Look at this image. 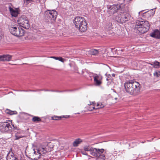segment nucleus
I'll return each instance as SVG.
<instances>
[{
    "label": "nucleus",
    "mask_w": 160,
    "mask_h": 160,
    "mask_svg": "<svg viewBox=\"0 0 160 160\" xmlns=\"http://www.w3.org/2000/svg\"><path fill=\"white\" fill-rule=\"evenodd\" d=\"M139 83L133 80L127 81L124 84V87L127 92L130 95H136L140 91Z\"/></svg>",
    "instance_id": "1"
},
{
    "label": "nucleus",
    "mask_w": 160,
    "mask_h": 160,
    "mask_svg": "<svg viewBox=\"0 0 160 160\" xmlns=\"http://www.w3.org/2000/svg\"><path fill=\"white\" fill-rule=\"evenodd\" d=\"M149 24L147 21L142 20V19L136 21L135 28L140 34H143L147 32L149 28Z\"/></svg>",
    "instance_id": "2"
},
{
    "label": "nucleus",
    "mask_w": 160,
    "mask_h": 160,
    "mask_svg": "<svg viewBox=\"0 0 160 160\" xmlns=\"http://www.w3.org/2000/svg\"><path fill=\"white\" fill-rule=\"evenodd\" d=\"M11 121L8 120L0 122V131L3 132H9L14 128Z\"/></svg>",
    "instance_id": "3"
},
{
    "label": "nucleus",
    "mask_w": 160,
    "mask_h": 160,
    "mask_svg": "<svg viewBox=\"0 0 160 160\" xmlns=\"http://www.w3.org/2000/svg\"><path fill=\"white\" fill-rule=\"evenodd\" d=\"M9 31L13 35L17 37L24 36L25 31L17 25H12L9 27Z\"/></svg>",
    "instance_id": "4"
},
{
    "label": "nucleus",
    "mask_w": 160,
    "mask_h": 160,
    "mask_svg": "<svg viewBox=\"0 0 160 160\" xmlns=\"http://www.w3.org/2000/svg\"><path fill=\"white\" fill-rule=\"evenodd\" d=\"M57 14V12L55 10H48L45 12L44 18L47 22H49L51 20L54 21L56 18Z\"/></svg>",
    "instance_id": "5"
},
{
    "label": "nucleus",
    "mask_w": 160,
    "mask_h": 160,
    "mask_svg": "<svg viewBox=\"0 0 160 160\" xmlns=\"http://www.w3.org/2000/svg\"><path fill=\"white\" fill-rule=\"evenodd\" d=\"M33 150L34 154L32 159L34 160L39 159L41 155L44 156L48 152L47 148H40L38 149H36V150L33 149Z\"/></svg>",
    "instance_id": "6"
},
{
    "label": "nucleus",
    "mask_w": 160,
    "mask_h": 160,
    "mask_svg": "<svg viewBox=\"0 0 160 160\" xmlns=\"http://www.w3.org/2000/svg\"><path fill=\"white\" fill-rule=\"evenodd\" d=\"M131 17L130 13L120 14L115 17V20L120 23H123L129 20Z\"/></svg>",
    "instance_id": "7"
},
{
    "label": "nucleus",
    "mask_w": 160,
    "mask_h": 160,
    "mask_svg": "<svg viewBox=\"0 0 160 160\" xmlns=\"http://www.w3.org/2000/svg\"><path fill=\"white\" fill-rule=\"evenodd\" d=\"M18 24H20V27L25 29H28L30 27L29 22L27 18L25 16H21L18 20Z\"/></svg>",
    "instance_id": "8"
},
{
    "label": "nucleus",
    "mask_w": 160,
    "mask_h": 160,
    "mask_svg": "<svg viewBox=\"0 0 160 160\" xmlns=\"http://www.w3.org/2000/svg\"><path fill=\"white\" fill-rule=\"evenodd\" d=\"M121 8V6L119 4H113L111 6H108V12L111 15L117 12L118 11L120 10Z\"/></svg>",
    "instance_id": "9"
},
{
    "label": "nucleus",
    "mask_w": 160,
    "mask_h": 160,
    "mask_svg": "<svg viewBox=\"0 0 160 160\" xmlns=\"http://www.w3.org/2000/svg\"><path fill=\"white\" fill-rule=\"evenodd\" d=\"M104 152H105V153L106 154V150H105L103 149H99L92 147L90 150V153L93 156L98 157L100 156L101 154L103 153Z\"/></svg>",
    "instance_id": "10"
},
{
    "label": "nucleus",
    "mask_w": 160,
    "mask_h": 160,
    "mask_svg": "<svg viewBox=\"0 0 160 160\" xmlns=\"http://www.w3.org/2000/svg\"><path fill=\"white\" fill-rule=\"evenodd\" d=\"M86 21L85 18L80 16L76 17L73 20V23L75 25L76 27L78 28L83 23Z\"/></svg>",
    "instance_id": "11"
},
{
    "label": "nucleus",
    "mask_w": 160,
    "mask_h": 160,
    "mask_svg": "<svg viewBox=\"0 0 160 160\" xmlns=\"http://www.w3.org/2000/svg\"><path fill=\"white\" fill-rule=\"evenodd\" d=\"M7 160H18L17 156L12 152L8 153L7 157Z\"/></svg>",
    "instance_id": "12"
},
{
    "label": "nucleus",
    "mask_w": 160,
    "mask_h": 160,
    "mask_svg": "<svg viewBox=\"0 0 160 160\" xmlns=\"http://www.w3.org/2000/svg\"><path fill=\"white\" fill-rule=\"evenodd\" d=\"M12 58V56L10 55H0V61H10Z\"/></svg>",
    "instance_id": "13"
},
{
    "label": "nucleus",
    "mask_w": 160,
    "mask_h": 160,
    "mask_svg": "<svg viewBox=\"0 0 160 160\" xmlns=\"http://www.w3.org/2000/svg\"><path fill=\"white\" fill-rule=\"evenodd\" d=\"M87 23L86 21L80 25L79 27L78 28H77L80 32H85L87 29Z\"/></svg>",
    "instance_id": "14"
},
{
    "label": "nucleus",
    "mask_w": 160,
    "mask_h": 160,
    "mask_svg": "<svg viewBox=\"0 0 160 160\" xmlns=\"http://www.w3.org/2000/svg\"><path fill=\"white\" fill-rule=\"evenodd\" d=\"M150 35L153 38L158 39L160 38V32L158 30H155L153 32L151 33Z\"/></svg>",
    "instance_id": "15"
},
{
    "label": "nucleus",
    "mask_w": 160,
    "mask_h": 160,
    "mask_svg": "<svg viewBox=\"0 0 160 160\" xmlns=\"http://www.w3.org/2000/svg\"><path fill=\"white\" fill-rule=\"evenodd\" d=\"M9 8L10 13L12 17H16L18 16L19 13L16 9H14L10 7H9Z\"/></svg>",
    "instance_id": "16"
},
{
    "label": "nucleus",
    "mask_w": 160,
    "mask_h": 160,
    "mask_svg": "<svg viewBox=\"0 0 160 160\" xmlns=\"http://www.w3.org/2000/svg\"><path fill=\"white\" fill-rule=\"evenodd\" d=\"M155 12V10H154V9H152L150 10V11H148L146 12L143 13L142 15L144 16V14H148L149 15L150 17H151V16H153L154 15Z\"/></svg>",
    "instance_id": "17"
},
{
    "label": "nucleus",
    "mask_w": 160,
    "mask_h": 160,
    "mask_svg": "<svg viewBox=\"0 0 160 160\" xmlns=\"http://www.w3.org/2000/svg\"><path fill=\"white\" fill-rule=\"evenodd\" d=\"M22 133L23 132L22 131H20L16 133L15 134V140H18L20 138L23 137L22 135Z\"/></svg>",
    "instance_id": "18"
},
{
    "label": "nucleus",
    "mask_w": 160,
    "mask_h": 160,
    "mask_svg": "<svg viewBox=\"0 0 160 160\" xmlns=\"http://www.w3.org/2000/svg\"><path fill=\"white\" fill-rule=\"evenodd\" d=\"M121 11L123 13H129V7L128 6H124V7L121 6V8L120 9Z\"/></svg>",
    "instance_id": "19"
},
{
    "label": "nucleus",
    "mask_w": 160,
    "mask_h": 160,
    "mask_svg": "<svg viewBox=\"0 0 160 160\" xmlns=\"http://www.w3.org/2000/svg\"><path fill=\"white\" fill-rule=\"evenodd\" d=\"M82 141V140L80 138L77 139L73 142V145L74 147H77Z\"/></svg>",
    "instance_id": "20"
},
{
    "label": "nucleus",
    "mask_w": 160,
    "mask_h": 160,
    "mask_svg": "<svg viewBox=\"0 0 160 160\" xmlns=\"http://www.w3.org/2000/svg\"><path fill=\"white\" fill-rule=\"evenodd\" d=\"M5 112L8 114L10 115H12L13 114H17V112L16 111H12L9 109H6L5 110Z\"/></svg>",
    "instance_id": "21"
},
{
    "label": "nucleus",
    "mask_w": 160,
    "mask_h": 160,
    "mask_svg": "<svg viewBox=\"0 0 160 160\" xmlns=\"http://www.w3.org/2000/svg\"><path fill=\"white\" fill-rule=\"evenodd\" d=\"M112 24L110 22H107L104 26L105 29L107 30H109L112 28Z\"/></svg>",
    "instance_id": "22"
},
{
    "label": "nucleus",
    "mask_w": 160,
    "mask_h": 160,
    "mask_svg": "<svg viewBox=\"0 0 160 160\" xmlns=\"http://www.w3.org/2000/svg\"><path fill=\"white\" fill-rule=\"evenodd\" d=\"M104 153H105V152ZM106 155L104 154H101L100 156H98V158H97L96 160H105L106 158Z\"/></svg>",
    "instance_id": "23"
},
{
    "label": "nucleus",
    "mask_w": 160,
    "mask_h": 160,
    "mask_svg": "<svg viewBox=\"0 0 160 160\" xmlns=\"http://www.w3.org/2000/svg\"><path fill=\"white\" fill-rule=\"evenodd\" d=\"M92 147H91L90 145H86L83 147L84 150L85 151H89L90 152Z\"/></svg>",
    "instance_id": "24"
},
{
    "label": "nucleus",
    "mask_w": 160,
    "mask_h": 160,
    "mask_svg": "<svg viewBox=\"0 0 160 160\" xmlns=\"http://www.w3.org/2000/svg\"><path fill=\"white\" fill-rule=\"evenodd\" d=\"M101 79H97L95 77L94 78V80L95 84L97 86H99L102 83Z\"/></svg>",
    "instance_id": "25"
},
{
    "label": "nucleus",
    "mask_w": 160,
    "mask_h": 160,
    "mask_svg": "<svg viewBox=\"0 0 160 160\" xmlns=\"http://www.w3.org/2000/svg\"><path fill=\"white\" fill-rule=\"evenodd\" d=\"M32 121L34 122H39L41 121V119L39 117L34 116L32 118Z\"/></svg>",
    "instance_id": "26"
},
{
    "label": "nucleus",
    "mask_w": 160,
    "mask_h": 160,
    "mask_svg": "<svg viewBox=\"0 0 160 160\" xmlns=\"http://www.w3.org/2000/svg\"><path fill=\"white\" fill-rule=\"evenodd\" d=\"M90 52L92 54L95 55L98 53L99 51L98 50L95 49H92L90 50Z\"/></svg>",
    "instance_id": "27"
},
{
    "label": "nucleus",
    "mask_w": 160,
    "mask_h": 160,
    "mask_svg": "<svg viewBox=\"0 0 160 160\" xmlns=\"http://www.w3.org/2000/svg\"><path fill=\"white\" fill-rule=\"evenodd\" d=\"M62 118V117H58L57 116H54L52 117V119L54 120H61Z\"/></svg>",
    "instance_id": "28"
},
{
    "label": "nucleus",
    "mask_w": 160,
    "mask_h": 160,
    "mask_svg": "<svg viewBox=\"0 0 160 160\" xmlns=\"http://www.w3.org/2000/svg\"><path fill=\"white\" fill-rule=\"evenodd\" d=\"M93 77L94 78H94L95 77L97 79H102V77L100 75H98L96 74H94V75L93 76Z\"/></svg>",
    "instance_id": "29"
},
{
    "label": "nucleus",
    "mask_w": 160,
    "mask_h": 160,
    "mask_svg": "<svg viewBox=\"0 0 160 160\" xmlns=\"http://www.w3.org/2000/svg\"><path fill=\"white\" fill-rule=\"evenodd\" d=\"M155 67L156 68H158L160 66V63L158 61H155L154 62Z\"/></svg>",
    "instance_id": "30"
},
{
    "label": "nucleus",
    "mask_w": 160,
    "mask_h": 160,
    "mask_svg": "<svg viewBox=\"0 0 160 160\" xmlns=\"http://www.w3.org/2000/svg\"><path fill=\"white\" fill-rule=\"evenodd\" d=\"M97 106H99L100 107H98V108H97L96 109L101 108H103L104 107V106L100 102L98 103L97 104Z\"/></svg>",
    "instance_id": "31"
},
{
    "label": "nucleus",
    "mask_w": 160,
    "mask_h": 160,
    "mask_svg": "<svg viewBox=\"0 0 160 160\" xmlns=\"http://www.w3.org/2000/svg\"><path fill=\"white\" fill-rule=\"evenodd\" d=\"M117 96H118V94H115V95L112 97L113 99L115 100V102H116L117 100L118 99V98Z\"/></svg>",
    "instance_id": "32"
},
{
    "label": "nucleus",
    "mask_w": 160,
    "mask_h": 160,
    "mask_svg": "<svg viewBox=\"0 0 160 160\" xmlns=\"http://www.w3.org/2000/svg\"><path fill=\"white\" fill-rule=\"evenodd\" d=\"M62 62H63L65 61V59L61 57H58V60Z\"/></svg>",
    "instance_id": "33"
},
{
    "label": "nucleus",
    "mask_w": 160,
    "mask_h": 160,
    "mask_svg": "<svg viewBox=\"0 0 160 160\" xmlns=\"http://www.w3.org/2000/svg\"><path fill=\"white\" fill-rule=\"evenodd\" d=\"M107 80L109 81H108L107 83V85L108 86H109L111 84V82H112V79H109L108 78L107 79Z\"/></svg>",
    "instance_id": "34"
},
{
    "label": "nucleus",
    "mask_w": 160,
    "mask_h": 160,
    "mask_svg": "<svg viewBox=\"0 0 160 160\" xmlns=\"http://www.w3.org/2000/svg\"><path fill=\"white\" fill-rule=\"evenodd\" d=\"M49 144L48 145L46 148H47L48 151H51L52 150L53 147H50L49 146Z\"/></svg>",
    "instance_id": "35"
},
{
    "label": "nucleus",
    "mask_w": 160,
    "mask_h": 160,
    "mask_svg": "<svg viewBox=\"0 0 160 160\" xmlns=\"http://www.w3.org/2000/svg\"><path fill=\"white\" fill-rule=\"evenodd\" d=\"M86 152V151H85L84 150L81 151V153L82 154L85 155H88L87 153Z\"/></svg>",
    "instance_id": "36"
},
{
    "label": "nucleus",
    "mask_w": 160,
    "mask_h": 160,
    "mask_svg": "<svg viewBox=\"0 0 160 160\" xmlns=\"http://www.w3.org/2000/svg\"><path fill=\"white\" fill-rule=\"evenodd\" d=\"M24 1L26 2L27 3H29L32 2V1L33 0H23Z\"/></svg>",
    "instance_id": "37"
},
{
    "label": "nucleus",
    "mask_w": 160,
    "mask_h": 160,
    "mask_svg": "<svg viewBox=\"0 0 160 160\" xmlns=\"http://www.w3.org/2000/svg\"><path fill=\"white\" fill-rule=\"evenodd\" d=\"M94 109H95V108L94 107H90L88 109V110L90 111H92Z\"/></svg>",
    "instance_id": "38"
},
{
    "label": "nucleus",
    "mask_w": 160,
    "mask_h": 160,
    "mask_svg": "<svg viewBox=\"0 0 160 160\" xmlns=\"http://www.w3.org/2000/svg\"><path fill=\"white\" fill-rule=\"evenodd\" d=\"M154 76H156L157 77H158V73L157 72H154Z\"/></svg>",
    "instance_id": "39"
},
{
    "label": "nucleus",
    "mask_w": 160,
    "mask_h": 160,
    "mask_svg": "<svg viewBox=\"0 0 160 160\" xmlns=\"http://www.w3.org/2000/svg\"><path fill=\"white\" fill-rule=\"evenodd\" d=\"M50 58H54V59H55L56 60H58V57H54V56H52V57H50Z\"/></svg>",
    "instance_id": "40"
},
{
    "label": "nucleus",
    "mask_w": 160,
    "mask_h": 160,
    "mask_svg": "<svg viewBox=\"0 0 160 160\" xmlns=\"http://www.w3.org/2000/svg\"><path fill=\"white\" fill-rule=\"evenodd\" d=\"M22 91H24V92L28 91H27V90H23ZM28 91L35 92H36V91H35V90H28Z\"/></svg>",
    "instance_id": "41"
},
{
    "label": "nucleus",
    "mask_w": 160,
    "mask_h": 160,
    "mask_svg": "<svg viewBox=\"0 0 160 160\" xmlns=\"http://www.w3.org/2000/svg\"><path fill=\"white\" fill-rule=\"evenodd\" d=\"M62 118H67L68 117H69V116H62Z\"/></svg>",
    "instance_id": "42"
},
{
    "label": "nucleus",
    "mask_w": 160,
    "mask_h": 160,
    "mask_svg": "<svg viewBox=\"0 0 160 160\" xmlns=\"http://www.w3.org/2000/svg\"><path fill=\"white\" fill-rule=\"evenodd\" d=\"M58 91V90H57L56 91V92H62L63 91Z\"/></svg>",
    "instance_id": "43"
},
{
    "label": "nucleus",
    "mask_w": 160,
    "mask_h": 160,
    "mask_svg": "<svg viewBox=\"0 0 160 160\" xmlns=\"http://www.w3.org/2000/svg\"><path fill=\"white\" fill-rule=\"evenodd\" d=\"M35 91H36V92L42 91H43V89H37V90H35Z\"/></svg>",
    "instance_id": "44"
},
{
    "label": "nucleus",
    "mask_w": 160,
    "mask_h": 160,
    "mask_svg": "<svg viewBox=\"0 0 160 160\" xmlns=\"http://www.w3.org/2000/svg\"><path fill=\"white\" fill-rule=\"evenodd\" d=\"M43 91H50V90L48 89H43Z\"/></svg>",
    "instance_id": "45"
},
{
    "label": "nucleus",
    "mask_w": 160,
    "mask_h": 160,
    "mask_svg": "<svg viewBox=\"0 0 160 160\" xmlns=\"http://www.w3.org/2000/svg\"><path fill=\"white\" fill-rule=\"evenodd\" d=\"M142 11H143V10H142V11H141L140 12H138V14H139V15H140V14H141V12Z\"/></svg>",
    "instance_id": "46"
},
{
    "label": "nucleus",
    "mask_w": 160,
    "mask_h": 160,
    "mask_svg": "<svg viewBox=\"0 0 160 160\" xmlns=\"http://www.w3.org/2000/svg\"><path fill=\"white\" fill-rule=\"evenodd\" d=\"M92 103L91 102H90L89 104H88V105H91L92 104V103Z\"/></svg>",
    "instance_id": "47"
},
{
    "label": "nucleus",
    "mask_w": 160,
    "mask_h": 160,
    "mask_svg": "<svg viewBox=\"0 0 160 160\" xmlns=\"http://www.w3.org/2000/svg\"><path fill=\"white\" fill-rule=\"evenodd\" d=\"M50 91H51V92H56V91H55V90H50Z\"/></svg>",
    "instance_id": "48"
},
{
    "label": "nucleus",
    "mask_w": 160,
    "mask_h": 160,
    "mask_svg": "<svg viewBox=\"0 0 160 160\" xmlns=\"http://www.w3.org/2000/svg\"><path fill=\"white\" fill-rule=\"evenodd\" d=\"M112 76L113 77H114L115 76V74L114 73L112 74Z\"/></svg>",
    "instance_id": "49"
},
{
    "label": "nucleus",
    "mask_w": 160,
    "mask_h": 160,
    "mask_svg": "<svg viewBox=\"0 0 160 160\" xmlns=\"http://www.w3.org/2000/svg\"><path fill=\"white\" fill-rule=\"evenodd\" d=\"M145 142H141V143H144Z\"/></svg>",
    "instance_id": "50"
},
{
    "label": "nucleus",
    "mask_w": 160,
    "mask_h": 160,
    "mask_svg": "<svg viewBox=\"0 0 160 160\" xmlns=\"http://www.w3.org/2000/svg\"><path fill=\"white\" fill-rule=\"evenodd\" d=\"M94 102H92V104H93V103H94Z\"/></svg>",
    "instance_id": "51"
}]
</instances>
